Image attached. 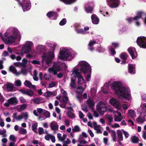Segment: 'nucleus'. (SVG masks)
<instances>
[{
    "mask_svg": "<svg viewBox=\"0 0 146 146\" xmlns=\"http://www.w3.org/2000/svg\"><path fill=\"white\" fill-rule=\"evenodd\" d=\"M46 44L48 46H50V48L49 51L46 53H44L43 55L41 56L42 58L41 60L42 68L45 70L50 66L52 60L55 57L54 52L55 48L57 46V44L56 43H51L48 41L46 42Z\"/></svg>",
    "mask_w": 146,
    "mask_h": 146,
    "instance_id": "7ed1b4c3",
    "label": "nucleus"
},
{
    "mask_svg": "<svg viewBox=\"0 0 146 146\" xmlns=\"http://www.w3.org/2000/svg\"><path fill=\"white\" fill-rule=\"evenodd\" d=\"M56 93L54 92L47 91L44 93V96L46 98L52 97L56 96Z\"/></svg>",
    "mask_w": 146,
    "mask_h": 146,
    "instance_id": "b1692460",
    "label": "nucleus"
},
{
    "mask_svg": "<svg viewBox=\"0 0 146 146\" xmlns=\"http://www.w3.org/2000/svg\"><path fill=\"white\" fill-rule=\"evenodd\" d=\"M78 78V84L76 92L77 93L81 94L86 89V81L84 80L82 75L77 78Z\"/></svg>",
    "mask_w": 146,
    "mask_h": 146,
    "instance_id": "6e6552de",
    "label": "nucleus"
},
{
    "mask_svg": "<svg viewBox=\"0 0 146 146\" xmlns=\"http://www.w3.org/2000/svg\"><path fill=\"white\" fill-rule=\"evenodd\" d=\"M45 47L44 46L39 45L37 46L36 50L37 52L40 53L45 49Z\"/></svg>",
    "mask_w": 146,
    "mask_h": 146,
    "instance_id": "e433bc0d",
    "label": "nucleus"
},
{
    "mask_svg": "<svg viewBox=\"0 0 146 146\" xmlns=\"http://www.w3.org/2000/svg\"><path fill=\"white\" fill-rule=\"evenodd\" d=\"M109 102L110 104L114 107L117 110H120L121 109V105L117 99L111 98L110 99Z\"/></svg>",
    "mask_w": 146,
    "mask_h": 146,
    "instance_id": "ddd939ff",
    "label": "nucleus"
},
{
    "mask_svg": "<svg viewBox=\"0 0 146 146\" xmlns=\"http://www.w3.org/2000/svg\"><path fill=\"white\" fill-rule=\"evenodd\" d=\"M8 102H9L10 104L13 105H15L18 103V101L16 98H12L8 100Z\"/></svg>",
    "mask_w": 146,
    "mask_h": 146,
    "instance_id": "72a5a7b5",
    "label": "nucleus"
},
{
    "mask_svg": "<svg viewBox=\"0 0 146 146\" xmlns=\"http://www.w3.org/2000/svg\"><path fill=\"white\" fill-rule=\"evenodd\" d=\"M20 91L23 94H26L29 96H32L34 94L33 92L30 90L21 89Z\"/></svg>",
    "mask_w": 146,
    "mask_h": 146,
    "instance_id": "5701e85b",
    "label": "nucleus"
},
{
    "mask_svg": "<svg viewBox=\"0 0 146 146\" xmlns=\"http://www.w3.org/2000/svg\"><path fill=\"white\" fill-rule=\"evenodd\" d=\"M145 13L142 11H139L137 12L136 16L134 17V20L138 21L139 19L145 15Z\"/></svg>",
    "mask_w": 146,
    "mask_h": 146,
    "instance_id": "a878e982",
    "label": "nucleus"
},
{
    "mask_svg": "<svg viewBox=\"0 0 146 146\" xmlns=\"http://www.w3.org/2000/svg\"><path fill=\"white\" fill-rule=\"evenodd\" d=\"M94 129L98 133H101L103 130V128L100 125H97V124L94 126Z\"/></svg>",
    "mask_w": 146,
    "mask_h": 146,
    "instance_id": "4c0bfd02",
    "label": "nucleus"
},
{
    "mask_svg": "<svg viewBox=\"0 0 146 146\" xmlns=\"http://www.w3.org/2000/svg\"><path fill=\"white\" fill-rule=\"evenodd\" d=\"M28 71V68H22L21 71H19V72H21L20 74H23V75H26Z\"/></svg>",
    "mask_w": 146,
    "mask_h": 146,
    "instance_id": "c03bdc74",
    "label": "nucleus"
},
{
    "mask_svg": "<svg viewBox=\"0 0 146 146\" xmlns=\"http://www.w3.org/2000/svg\"><path fill=\"white\" fill-rule=\"evenodd\" d=\"M0 36L3 41L6 44H12L19 42L21 35L18 29L14 27L8 29L3 36L0 33Z\"/></svg>",
    "mask_w": 146,
    "mask_h": 146,
    "instance_id": "f257e3e1",
    "label": "nucleus"
},
{
    "mask_svg": "<svg viewBox=\"0 0 146 146\" xmlns=\"http://www.w3.org/2000/svg\"><path fill=\"white\" fill-rule=\"evenodd\" d=\"M49 18L54 16V18L52 19H56L57 17V14L54 12L50 11L46 15Z\"/></svg>",
    "mask_w": 146,
    "mask_h": 146,
    "instance_id": "c756f323",
    "label": "nucleus"
},
{
    "mask_svg": "<svg viewBox=\"0 0 146 146\" xmlns=\"http://www.w3.org/2000/svg\"><path fill=\"white\" fill-rule=\"evenodd\" d=\"M80 127L77 125L75 126L72 129V130L74 132H78L80 131Z\"/></svg>",
    "mask_w": 146,
    "mask_h": 146,
    "instance_id": "052dcab7",
    "label": "nucleus"
},
{
    "mask_svg": "<svg viewBox=\"0 0 146 146\" xmlns=\"http://www.w3.org/2000/svg\"><path fill=\"white\" fill-rule=\"evenodd\" d=\"M111 136L113 141L115 142L117 141L118 142H119V141L123 140L122 133L121 130H117V137L116 136V133L115 131L111 130Z\"/></svg>",
    "mask_w": 146,
    "mask_h": 146,
    "instance_id": "1a4fd4ad",
    "label": "nucleus"
},
{
    "mask_svg": "<svg viewBox=\"0 0 146 146\" xmlns=\"http://www.w3.org/2000/svg\"><path fill=\"white\" fill-rule=\"evenodd\" d=\"M7 90L9 91H13L14 90L13 84L10 83H7L6 84Z\"/></svg>",
    "mask_w": 146,
    "mask_h": 146,
    "instance_id": "f704fd0d",
    "label": "nucleus"
},
{
    "mask_svg": "<svg viewBox=\"0 0 146 146\" xmlns=\"http://www.w3.org/2000/svg\"><path fill=\"white\" fill-rule=\"evenodd\" d=\"M78 65L81 67L80 69L81 72L85 74L88 73H89L87 75L86 79L87 81H90L91 70V67L89 64L86 62L83 61L79 62Z\"/></svg>",
    "mask_w": 146,
    "mask_h": 146,
    "instance_id": "39448f33",
    "label": "nucleus"
},
{
    "mask_svg": "<svg viewBox=\"0 0 146 146\" xmlns=\"http://www.w3.org/2000/svg\"><path fill=\"white\" fill-rule=\"evenodd\" d=\"M44 77L45 79L47 80H50L51 78V76L46 73L44 74Z\"/></svg>",
    "mask_w": 146,
    "mask_h": 146,
    "instance_id": "bf43d9fd",
    "label": "nucleus"
},
{
    "mask_svg": "<svg viewBox=\"0 0 146 146\" xmlns=\"http://www.w3.org/2000/svg\"><path fill=\"white\" fill-rule=\"evenodd\" d=\"M96 124V123L95 122H93L92 123L89 122L88 123V126L91 127H94V128Z\"/></svg>",
    "mask_w": 146,
    "mask_h": 146,
    "instance_id": "e2e57ef3",
    "label": "nucleus"
},
{
    "mask_svg": "<svg viewBox=\"0 0 146 146\" xmlns=\"http://www.w3.org/2000/svg\"><path fill=\"white\" fill-rule=\"evenodd\" d=\"M19 133L22 134H26L27 133V131L26 129L23 128L21 127L19 128Z\"/></svg>",
    "mask_w": 146,
    "mask_h": 146,
    "instance_id": "5fc2aeb1",
    "label": "nucleus"
},
{
    "mask_svg": "<svg viewBox=\"0 0 146 146\" xmlns=\"http://www.w3.org/2000/svg\"><path fill=\"white\" fill-rule=\"evenodd\" d=\"M66 20L65 19H63L60 21V25L61 26L64 25L66 24Z\"/></svg>",
    "mask_w": 146,
    "mask_h": 146,
    "instance_id": "69168bd1",
    "label": "nucleus"
},
{
    "mask_svg": "<svg viewBox=\"0 0 146 146\" xmlns=\"http://www.w3.org/2000/svg\"><path fill=\"white\" fill-rule=\"evenodd\" d=\"M50 128L52 130H56L58 129V125L57 123L55 121H52L50 123Z\"/></svg>",
    "mask_w": 146,
    "mask_h": 146,
    "instance_id": "4be33fe9",
    "label": "nucleus"
},
{
    "mask_svg": "<svg viewBox=\"0 0 146 146\" xmlns=\"http://www.w3.org/2000/svg\"><path fill=\"white\" fill-rule=\"evenodd\" d=\"M25 85L29 88H33V89H35L36 88V86L32 85L31 82L27 80H26L24 83Z\"/></svg>",
    "mask_w": 146,
    "mask_h": 146,
    "instance_id": "2f4dec72",
    "label": "nucleus"
},
{
    "mask_svg": "<svg viewBox=\"0 0 146 146\" xmlns=\"http://www.w3.org/2000/svg\"><path fill=\"white\" fill-rule=\"evenodd\" d=\"M119 46V44L118 43L115 42L112 43L111 45H110L109 48V52L112 55L115 54V50L113 49V48H116L118 47Z\"/></svg>",
    "mask_w": 146,
    "mask_h": 146,
    "instance_id": "f3484780",
    "label": "nucleus"
},
{
    "mask_svg": "<svg viewBox=\"0 0 146 146\" xmlns=\"http://www.w3.org/2000/svg\"><path fill=\"white\" fill-rule=\"evenodd\" d=\"M140 107L142 111L146 113V103H141Z\"/></svg>",
    "mask_w": 146,
    "mask_h": 146,
    "instance_id": "09e8293b",
    "label": "nucleus"
},
{
    "mask_svg": "<svg viewBox=\"0 0 146 146\" xmlns=\"http://www.w3.org/2000/svg\"><path fill=\"white\" fill-rule=\"evenodd\" d=\"M31 101L34 104H39L44 102L43 99L40 97L35 98L32 99Z\"/></svg>",
    "mask_w": 146,
    "mask_h": 146,
    "instance_id": "412c9836",
    "label": "nucleus"
},
{
    "mask_svg": "<svg viewBox=\"0 0 146 146\" xmlns=\"http://www.w3.org/2000/svg\"><path fill=\"white\" fill-rule=\"evenodd\" d=\"M128 115L131 118H133L136 116V113L134 110H128Z\"/></svg>",
    "mask_w": 146,
    "mask_h": 146,
    "instance_id": "79ce46f5",
    "label": "nucleus"
},
{
    "mask_svg": "<svg viewBox=\"0 0 146 146\" xmlns=\"http://www.w3.org/2000/svg\"><path fill=\"white\" fill-rule=\"evenodd\" d=\"M127 50L128 52L131 56L132 59L135 58L137 57V53L134 48L130 47Z\"/></svg>",
    "mask_w": 146,
    "mask_h": 146,
    "instance_id": "a211bd4d",
    "label": "nucleus"
},
{
    "mask_svg": "<svg viewBox=\"0 0 146 146\" xmlns=\"http://www.w3.org/2000/svg\"><path fill=\"white\" fill-rule=\"evenodd\" d=\"M136 121L138 123H141L145 121V119L143 117L140 116L137 119Z\"/></svg>",
    "mask_w": 146,
    "mask_h": 146,
    "instance_id": "a18cd8bd",
    "label": "nucleus"
},
{
    "mask_svg": "<svg viewBox=\"0 0 146 146\" xmlns=\"http://www.w3.org/2000/svg\"><path fill=\"white\" fill-rule=\"evenodd\" d=\"M19 4L22 7L24 12L29 10L31 7V3L29 0H22Z\"/></svg>",
    "mask_w": 146,
    "mask_h": 146,
    "instance_id": "9b49d317",
    "label": "nucleus"
},
{
    "mask_svg": "<svg viewBox=\"0 0 146 146\" xmlns=\"http://www.w3.org/2000/svg\"><path fill=\"white\" fill-rule=\"evenodd\" d=\"M120 57L122 59L125 60L127 57V55L126 53H123L120 54Z\"/></svg>",
    "mask_w": 146,
    "mask_h": 146,
    "instance_id": "6e6d98bb",
    "label": "nucleus"
},
{
    "mask_svg": "<svg viewBox=\"0 0 146 146\" xmlns=\"http://www.w3.org/2000/svg\"><path fill=\"white\" fill-rule=\"evenodd\" d=\"M28 63H29V61L27 59L25 58H23L22 60V62L21 63L22 67H26V65Z\"/></svg>",
    "mask_w": 146,
    "mask_h": 146,
    "instance_id": "3c124183",
    "label": "nucleus"
},
{
    "mask_svg": "<svg viewBox=\"0 0 146 146\" xmlns=\"http://www.w3.org/2000/svg\"><path fill=\"white\" fill-rule=\"evenodd\" d=\"M75 30L76 33L78 34H84L86 33V32L83 29H78L76 27Z\"/></svg>",
    "mask_w": 146,
    "mask_h": 146,
    "instance_id": "49530a36",
    "label": "nucleus"
},
{
    "mask_svg": "<svg viewBox=\"0 0 146 146\" xmlns=\"http://www.w3.org/2000/svg\"><path fill=\"white\" fill-rule=\"evenodd\" d=\"M111 88L115 92L118 97L129 100L131 98L130 90L129 87L122 86L120 81L113 82L111 84Z\"/></svg>",
    "mask_w": 146,
    "mask_h": 146,
    "instance_id": "f03ea898",
    "label": "nucleus"
},
{
    "mask_svg": "<svg viewBox=\"0 0 146 146\" xmlns=\"http://www.w3.org/2000/svg\"><path fill=\"white\" fill-rule=\"evenodd\" d=\"M37 127V123L36 122H33L32 126V129L34 132H36V129Z\"/></svg>",
    "mask_w": 146,
    "mask_h": 146,
    "instance_id": "864d4df0",
    "label": "nucleus"
},
{
    "mask_svg": "<svg viewBox=\"0 0 146 146\" xmlns=\"http://www.w3.org/2000/svg\"><path fill=\"white\" fill-rule=\"evenodd\" d=\"M121 106L122 107L124 110H126L127 109L129 106V105L127 104H123Z\"/></svg>",
    "mask_w": 146,
    "mask_h": 146,
    "instance_id": "680f3d73",
    "label": "nucleus"
},
{
    "mask_svg": "<svg viewBox=\"0 0 146 146\" xmlns=\"http://www.w3.org/2000/svg\"><path fill=\"white\" fill-rule=\"evenodd\" d=\"M60 91L62 94V101L60 104V106L63 108H65L66 104L68 102L69 99L67 96V93L63 89H61Z\"/></svg>",
    "mask_w": 146,
    "mask_h": 146,
    "instance_id": "f8f14e48",
    "label": "nucleus"
},
{
    "mask_svg": "<svg viewBox=\"0 0 146 146\" xmlns=\"http://www.w3.org/2000/svg\"><path fill=\"white\" fill-rule=\"evenodd\" d=\"M70 86L72 88H76L75 78H71Z\"/></svg>",
    "mask_w": 146,
    "mask_h": 146,
    "instance_id": "37998d69",
    "label": "nucleus"
},
{
    "mask_svg": "<svg viewBox=\"0 0 146 146\" xmlns=\"http://www.w3.org/2000/svg\"><path fill=\"white\" fill-rule=\"evenodd\" d=\"M33 46V42L31 41H26L24 44H23L20 50L21 54L22 56L24 54H27L32 51V48Z\"/></svg>",
    "mask_w": 146,
    "mask_h": 146,
    "instance_id": "0eeeda50",
    "label": "nucleus"
},
{
    "mask_svg": "<svg viewBox=\"0 0 146 146\" xmlns=\"http://www.w3.org/2000/svg\"><path fill=\"white\" fill-rule=\"evenodd\" d=\"M66 109L69 110V111L67 113L68 116L70 118H75V115L74 113L72 112L73 111L72 108L71 107H67L66 108Z\"/></svg>",
    "mask_w": 146,
    "mask_h": 146,
    "instance_id": "6ab92c4d",
    "label": "nucleus"
},
{
    "mask_svg": "<svg viewBox=\"0 0 146 146\" xmlns=\"http://www.w3.org/2000/svg\"><path fill=\"white\" fill-rule=\"evenodd\" d=\"M13 117L14 119L20 121L21 120V118L20 115H18L17 113H13Z\"/></svg>",
    "mask_w": 146,
    "mask_h": 146,
    "instance_id": "603ef678",
    "label": "nucleus"
},
{
    "mask_svg": "<svg viewBox=\"0 0 146 146\" xmlns=\"http://www.w3.org/2000/svg\"><path fill=\"white\" fill-rule=\"evenodd\" d=\"M96 43H98V42H97L95 40H91L88 44L89 49L91 51H92L93 49L92 46Z\"/></svg>",
    "mask_w": 146,
    "mask_h": 146,
    "instance_id": "58836bf2",
    "label": "nucleus"
},
{
    "mask_svg": "<svg viewBox=\"0 0 146 146\" xmlns=\"http://www.w3.org/2000/svg\"><path fill=\"white\" fill-rule=\"evenodd\" d=\"M92 22L94 24H98L99 23V19L95 14L91 16Z\"/></svg>",
    "mask_w": 146,
    "mask_h": 146,
    "instance_id": "cd10ccee",
    "label": "nucleus"
},
{
    "mask_svg": "<svg viewBox=\"0 0 146 146\" xmlns=\"http://www.w3.org/2000/svg\"><path fill=\"white\" fill-rule=\"evenodd\" d=\"M132 142L134 143H137L139 141L138 139L135 136H133L131 138Z\"/></svg>",
    "mask_w": 146,
    "mask_h": 146,
    "instance_id": "13d9d810",
    "label": "nucleus"
},
{
    "mask_svg": "<svg viewBox=\"0 0 146 146\" xmlns=\"http://www.w3.org/2000/svg\"><path fill=\"white\" fill-rule=\"evenodd\" d=\"M9 70L11 72L16 75L18 76L20 75L21 72H17L15 67L13 66H10Z\"/></svg>",
    "mask_w": 146,
    "mask_h": 146,
    "instance_id": "473e14b6",
    "label": "nucleus"
},
{
    "mask_svg": "<svg viewBox=\"0 0 146 146\" xmlns=\"http://www.w3.org/2000/svg\"><path fill=\"white\" fill-rule=\"evenodd\" d=\"M87 103L88 105L91 108H92L95 104V102L90 99L87 101Z\"/></svg>",
    "mask_w": 146,
    "mask_h": 146,
    "instance_id": "ea45409f",
    "label": "nucleus"
},
{
    "mask_svg": "<svg viewBox=\"0 0 146 146\" xmlns=\"http://www.w3.org/2000/svg\"><path fill=\"white\" fill-rule=\"evenodd\" d=\"M66 5H70L75 2L76 0H60Z\"/></svg>",
    "mask_w": 146,
    "mask_h": 146,
    "instance_id": "a19ab883",
    "label": "nucleus"
},
{
    "mask_svg": "<svg viewBox=\"0 0 146 146\" xmlns=\"http://www.w3.org/2000/svg\"><path fill=\"white\" fill-rule=\"evenodd\" d=\"M138 45L141 48H146V37H138L137 40Z\"/></svg>",
    "mask_w": 146,
    "mask_h": 146,
    "instance_id": "4468645a",
    "label": "nucleus"
},
{
    "mask_svg": "<svg viewBox=\"0 0 146 146\" xmlns=\"http://www.w3.org/2000/svg\"><path fill=\"white\" fill-rule=\"evenodd\" d=\"M75 55V52L72 50L62 47L60 48L57 57L58 59L60 60L70 61L74 58Z\"/></svg>",
    "mask_w": 146,
    "mask_h": 146,
    "instance_id": "20e7f679",
    "label": "nucleus"
},
{
    "mask_svg": "<svg viewBox=\"0 0 146 146\" xmlns=\"http://www.w3.org/2000/svg\"><path fill=\"white\" fill-rule=\"evenodd\" d=\"M6 130L5 129L1 130H0V135H2L3 137H5L7 136V134L5 133Z\"/></svg>",
    "mask_w": 146,
    "mask_h": 146,
    "instance_id": "4d7b16f0",
    "label": "nucleus"
},
{
    "mask_svg": "<svg viewBox=\"0 0 146 146\" xmlns=\"http://www.w3.org/2000/svg\"><path fill=\"white\" fill-rule=\"evenodd\" d=\"M20 117L21 119L23 118L25 120H27L29 118V115L27 112H24L21 114Z\"/></svg>",
    "mask_w": 146,
    "mask_h": 146,
    "instance_id": "c9c22d12",
    "label": "nucleus"
},
{
    "mask_svg": "<svg viewBox=\"0 0 146 146\" xmlns=\"http://www.w3.org/2000/svg\"><path fill=\"white\" fill-rule=\"evenodd\" d=\"M43 114H44L46 118H48L50 116V112L46 110H45Z\"/></svg>",
    "mask_w": 146,
    "mask_h": 146,
    "instance_id": "338daca9",
    "label": "nucleus"
},
{
    "mask_svg": "<svg viewBox=\"0 0 146 146\" xmlns=\"http://www.w3.org/2000/svg\"><path fill=\"white\" fill-rule=\"evenodd\" d=\"M117 113L118 115H115L114 119L115 121H121L123 119L121 113L119 111L115 112Z\"/></svg>",
    "mask_w": 146,
    "mask_h": 146,
    "instance_id": "c85d7f7f",
    "label": "nucleus"
},
{
    "mask_svg": "<svg viewBox=\"0 0 146 146\" xmlns=\"http://www.w3.org/2000/svg\"><path fill=\"white\" fill-rule=\"evenodd\" d=\"M96 109L99 113L101 115H103L106 111L107 107L105 104L102 102H99L96 106Z\"/></svg>",
    "mask_w": 146,
    "mask_h": 146,
    "instance_id": "9d476101",
    "label": "nucleus"
},
{
    "mask_svg": "<svg viewBox=\"0 0 146 146\" xmlns=\"http://www.w3.org/2000/svg\"><path fill=\"white\" fill-rule=\"evenodd\" d=\"M128 67L129 72L130 73L133 74L135 73V66L134 65L129 64Z\"/></svg>",
    "mask_w": 146,
    "mask_h": 146,
    "instance_id": "7c9ffc66",
    "label": "nucleus"
},
{
    "mask_svg": "<svg viewBox=\"0 0 146 146\" xmlns=\"http://www.w3.org/2000/svg\"><path fill=\"white\" fill-rule=\"evenodd\" d=\"M15 84L17 86H20L21 85V82L20 80H17L15 82Z\"/></svg>",
    "mask_w": 146,
    "mask_h": 146,
    "instance_id": "0e129e2a",
    "label": "nucleus"
},
{
    "mask_svg": "<svg viewBox=\"0 0 146 146\" xmlns=\"http://www.w3.org/2000/svg\"><path fill=\"white\" fill-rule=\"evenodd\" d=\"M9 139L11 140L13 142H15L16 141V138L15 136L13 135H11L9 137Z\"/></svg>",
    "mask_w": 146,
    "mask_h": 146,
    "instance_id": "774afa93",
    "label": "nucleus"
},
{
    "mask_svg": "<svg viewBox=\"0 0 146 146\" xmlns=\"http://www.w3.org/2000/svg\"><path fill=\"white\" fill-rule=\"evenodd\" d=\"M93 3H88L85 5V9L86 12L88 13H90L93 10Z\"/></svg>",
    "mask_w": 146,
    "mask_h": 146,
    "instance_id": "aec40b11",
    "label": "nucleus"
},
{
    "mask_svg": "<svg viewBox=\"0 0 146 146\" xmlns=\"http://www.w3.org/2000/svg\"><path fill=\"white\" fill-rule=\"evenodd\" d=\"M61 68L60 63L57 62H54L52 66L49 68L48 71L49 73H53L54 75H57L58 78H60L63 76V74L60 72L58 74L57 73L60 71Z\"/></svg>",
    "mask_w": 146,
    "mask_h": 146,
    "instance_id": "423d86ee",
    "label": "nucleus"
},
{
    "mask_svg": "<svg viewBox=\"0 0 146 146\" xmlns=\"http://www.w3.org/2000/svg\"><path fill=\"white\" fill-rule=\"evenodd\" d=\"M100 13L103 15L104 16H108V13L106 11V7L100 5Z\"/></svg>",
    "mask_w": 146,
    "mask_h": 146,
    "instance_id": "bb28decb",
    "label": "nucleus"
},
{
    "mask_svg": "<svg viewBox=\"0 0 146 146\" xmlns=\"http://www.w3.org/2000/svg\"><path fill=\"white\" fill-rule=\"evenodd\" d=\"M71 78H75L76 77L77 78L81 75V74L79 72V69L78 68L77 66L75 67L71 71L70 74Z\"/></svg>",
    "mask_w": 146,
    "mask_h": 146,
    "instance_id": "2eb2a0df",
    "label": "nucleus"
},
{
    "mask_svg": "<svg viewBox=\"0 0 146 146\" xmlns=\"http://www.w3.org/2000/svg\"><path fill=\"white\" fill-rule=\"evenodd\" d=\"M108 5L111 7L116 8L119 4V0H107Z\"/></svg>",
    "mask_w": 146,
    "mask_h": 146,
    "instance_id": "dca6fc26",
    "label": "nucleus"
},
{
    "mask_svg": "<svg viewBox=\"0 0 146 146\" xmlns=\"http://www.w3.org/2000/svg\"><path fill=\"white\" fill-rule=\"evenodd\" d=\"M10 57L12 60L15 59L17 60L18 61L20 60L21 59V56H16L15 55L13 54L11 55Z\"/></svg>",
    "mask_w": 146,
    "mask_h": 146,
    "instance_id": "8fccbe9b",
    "label": "nucleus"
},
{
    "mask_svg": "<svg viewBox=\"0 0 146 146\" xmlns=\"http://www.w3.org/2000/svg\"><path fill=\"white\" fill-rule=\"evenodd\" d=\"M37 72L36 70H35L33 72V74L32 75L33 80L35 81H38V78L37 76Z\"/></svg>",
    "mask_w": 146,
    "mask_h": 146,
    "instance_id": "de8ad7c7",
    "label": "nucleus"
},
{
    "mask_svg": "<svg viewBox=\"0 0 146 146\" xmlns=\"http://www.w3.org/2000/svg\"><path fill=\"white\" fill-rule=\"evenodd\" d=\"M27 106V104H23L17 106L16 108L18 111L20 112L25 110Z\"/></svg>",
    "mask_w": 146,
    "mask_h": 146,
    "instance_id": "393cba45",
    "label": "nucleus"
}]
</instances>
